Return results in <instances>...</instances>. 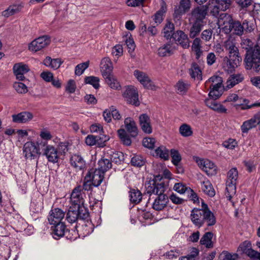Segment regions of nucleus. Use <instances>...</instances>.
Returning <instances> with one entry per match:
<instances>
[{
	"label": "nucleus",
	"instance_id": "f257e3e1",
	"mask_svg": "<svg viewBox=\"0 0 260 260\" xmlns=\"http://www.w3.org/2000/svg\"><path fill=\"white\" fill-rule=\"evenodd\" d=\"M145 188L147 193L157 196L152 205L154 210L162 211L167 207L169 199L167 195L164 193L166 187L163 182L156 183L154 180H152L145 184Z\"/></svg>",
	"mask_w": 260,
	"mask_h": 260
},
{
	"label": "nucleus",
	"instance_id": "f03ea898",
	"mask_svg": "<svg viewBox=\"0 0 260 260\" xmlns=\"http://www.w3.org/2000/svg\"><path fill=\"white\" fill-rule=\"evenodd\" d=\"M190 219L193 224L198 228H200L205 223L208 226H212L216 223V218L213 213L203 202L202 209L194 208L192 210Z\"/></svg>",
	"mask_w": 260,
	"mask_h": 260
},
{
	"label": "nucleus",
	"instance_id": "7ed1b4c3",
	"mask_svg": "<svg viewBox=\"0 0 260 260\" xmlns=\"http://www.w3.org/2000/svg\"><path fill=\"white\" fill-rule=\"evenodd\" d=\"M225 49L229 51V57H225L223 59L224 67H227L228 71H232L238 67L242 61V57L239 55V50L235 42L228 39L224 43Z\"/></svg>",
	"mask_w": 260,
	"mask_h": 260
},
{
	"label": "nucleus",
	"instance_id": "20e7f679",
	"mask_svg": "<svg viewBox=\"0 0 260 260\" xmlns=\"http://www.w3.org/2000/svg\"><path fill=\"white\" fill-rule=\"evenodd\" d=\"M244 62L245 68L247 70L253 69L255 72L260 70V46L259 45H255L252 51H247Z\"/></svg>",
	"mask_w": 260,
	"mask_h": 260
},
{
	"label": "nucleus",
	"instance_id": "39448f33",
	"mask_svg": "<svg viewBox=\"0 0 260 260\" xmlns=\"http://www.w3.org/2000/svg\"><path fill=\"white\" fill-rule=\"evenodd\" d=\"M238 177V173L236 168H232L228 172L225 196L230 201L233 196L236 194V185Z\"/></svg>",
	"mask_w": 260,
	"mask_h": 260
},
{
	"label": "nucleus",
	"instance_id": "423d86ee",
	"mask_svg": "<svg viewBox=\"0 0 260 260\" xmlns=\"http://www.w3.org/2000/svg\"><path fill=\"white\" fill-rule=\"evenodd\" d=\"M210 84L211 90L209 93L210 99H217L222 94V79L218 76H213L206 82Z\"/></svg>",
	"mask_w": 260,
	"mask_h": 260
},
{
	"label": "nucleus",
	"instance_id": "0eeeda50",
	"mask_svg": "<svg viewBox=\"0 0 260 260\" xmlns=\"http://www.w3.org/2000/svg\"><path fill=\"white\" fill-rule=\"evenodd\" d=\"M38 145L45 147L43 151V155H45L48 161L55 164L58 162L59 159V153L57 149L52 145H47L45 142H37Z\"/></svg>",
	"mask_w": 260,
	"mask_h": 260
},
{
	"label": "nucleus",
	"instance_id": "6e6552de",
	"mask_svg": "<svg viewBox=\"0 0 260 260\" xmlns=\"http://www.w3.org/2000/svg\"><path fill=\"white\" fill-rule=\"evenodd\" d=\"M238 102L236 106L239 107L242 110H247L253 107H260V102H255L253 104H249V101L246 99L239 98L237 94L232 93L227 96L224 102Z\"/></svg>",
	"mask_w": 260,
	"mask_h": 260
},
{
	"label": "nucleus",
	"instance_id": "1a4fd4ad",
	"mask_svg": "<svg viewBox=\"0 0 260 260\" xmlns=\"http://www.w3.org/2000/svg\"><path fill=\"white\" fill-rule=\"evenodd\" d=\"M207 14L206 6H198L192 10L189 14V21L204 23V20Z\"/></svg>",
	"mask_w": 260,
	"mask_h": 260
},
{
	"label": "nucleus",
	"instance_id": "9d476101",
	"mask_svg": "<svg viewBox=\"0 0 260 260\" xmlns=\"http://www.w3.org/2000/svg\"><path fill=\"white\" fill-rule=\"evenodd\" d=\"M51 40L48 36H43L33 40L28 45L30 51L36 52L46 47L50 43Z\"/></svg>",
	"mask_w": 260,
	"mask_h": 260
},
{
	"label": "nucleus",
	"instance_id": "9b49d317",
	"mask_svg": "<svg viewBox=\"0 0 260 260\" xmlns=\"http://www.w3.org/2000/svg\"><path fill=\"white\" fill-rule=\"evenodd\" d=\"M86 195L81 186H78L74 188L70 197L71 206H77L84 205Z\"/></svg>",
	"mask_w": 260,
	"mask_h": 260
},
{
	"label": "nucleus",
	"instance_id": "f8f14e48",
	"mask_svg": "<svg viewBox=\"0 0 260 260\" xmlns=\"http://www.w3.org/2000/svg\"><path fill=\"white\" fill-rule=\"evenodd\" d=\"M122 95L127 103L136 106L140 105L138 93L134 86H129L126 87Z\"/></svg>",
	"mask_w": 260,
	"mask_h": 260
},
{
	"label": "nucleus",
	"instance_id": "ddd939ff",
	"mask_svg": "<svg viewBox=\"0 0 260 260\" xmlns=\"http://www.w3.org/2000/svg\"><path fill=\"white\" fill-rule=\"evenodd\" d=\"M23 152L25 158L30 159L37 158L40 154L39 148L32 142H27L24 144Z\"/></svg>",
	"mask_w": 260,
	"mask_h": 260
},
{
	"label": "nucleus",
	"instance_id": "4468645a",
	"mask_svg": "<svg viewBox=\"0 0 260 260\" xmlns=\"http://www.w3.org/2000/svg\"><path fill=\"white\" fill-rule=\"evenodd\" d=\"M197 162L200 168L208 176H213L216 174L217 167L211 161L208 159H200Z\"/></svg>",
	"mask_w": 260,
	"mask_h": 260
},
{
	"label": "nucleus",
	"instance_id": "2eb2a0df",
	"mask_svg": "<svg viewBox=\"0 0 260 260\" xmlns=\"http://www.w3.org/2000/svg\"><path fill=\"white\" fill-rule=\"evenodd\" d=\"M134 76L145 88L150 89H154V85L146 73L136 70L134 72Z\"/></svg>",
	"mask_w": 260,
	"mask_h": 260
},
{
	"label": "nucleus",
	"instance_id": "dca6fc26",
	"mask_svg": "<svg viewBox=\"0 0 260 260\" xmlns=\"http://www.w3.org/2000/svg\"><path fill=\"white\" fill-rule=\"evenodd\" d=\"M233 20L230 15L224 13L220 15L218 20L219 27L223 29L226 34L231 32V27L232 26Z\"/></svg>",
	"mask_w": 260,
	"mask_h": 260
},
{
	"label": "nucleus",
	"instance_id": "f3484780",
	"mask_svg": "<svg viewBox=\"0 0 260 260\" xmlns=\"http://www.w3.org/2000/svg\"><path fill=\"white\" fill-rule=\"evenodd\" d=\"M65 213L59 208L52 209L48 216V220L50 224L61 223V220L64 217Z\"/></svg>",
	"mask_w": 260,
	"mask_h": 260
},
{
	"label": "nucleus",
	"instance_id": "a211bd4d",
	"mask_svg": "<svg viewBox=\"0 0 260 260\" xmlns=\"http://www.w3.org/2000/svg\"><path fill=\"white\" fill-rule=\"evenodd\" d=\"M109 140V138L105 135L102 137L88 135L85 139V143L88 146L98 145L99 147H103L105 145V142Z\"/></svg>",
	"mask_w": 260,
	"mask_h": 260
},
{
	"label": "nucleus",
	"instance_id": "6ab92c4d",
	"mask_svg": "<svg viewBox=\"0 0 260 260\" xmlns=\"http://www.w3.org/2000/svg\"><path fill=\"white\" fill-rule=\"evenodd\" d=\"M13 70L17 79L23 81L25 78L24 75L29 71V68L26 64L20 62L15 64Z\"/></svg>",
	"mask_w": 260,
	"mask_h": 260
},
{
	"label": "nucleus",
	"instance_id": "aec40b11",
	"mask_svg": "<svg viewBox=\"0 0 260 260\" xmlns=\"http://www.w3.org/2000/svg\"><path fill=\"white\" fill-rule=\"evenodd\" d=\"M101 72L103 77H107L112 73V63L109 57L103 58L101 62Z\"/></svg>",
	"mask_w": 260,
	"mask_h": 260
},
{
	"label": "nucleus",
	"instance_id": "412c9836",
	"mask_svg": "<svg viewBox=\"0 0 260 260\" xmlns=\"http://www.w3.org/2000/svg\"><path fill=\"white\" fill-rule=\"evenodd\" d=\"M139 124L142 131L147 134L152 132L150 119L146 114H142L139 116Z\"/></svg>",
	"mask_w": 260,
	"mask_h": 260
},
{
	"label": "nucleus",
	"instance_id": "4be33fe9",
	"mask_svg": "<svg viewBox=\"0 0 260 260\" xmlns=\"http://www.w3.org/2000/svg\"><path fill=\"white\" fill-rule=\"evenodd\" d=\"M104 173L97 169H92L89 171L86 176H89L90 180L95 187L99 186L104 179Z\"/></svg>",
	"mask_w": 260,
	"mask_h": 260
},
{
	"label": "nucleus",
	"instance_id": "5701e85b",
	"mask_svg": "<svg viewBox=\"0 0 260 260\" xmlns=\"http://www.w3.org/2000/svg\"><path fill=\"white\" fill-rule=\"evenodd\" d=\"M172 38L183 48H187L189 47V42L188 37L183 31L177 30L173 34Z\"/></svg>",
	"mask_w": 260,
	"mask_h": 260
},
{
	"label": "nucleus",
	"instance_id": "b1692460",
	"mask_svg": "<svg viewBox=\"0 0 260 260\" xmlns=\"http://www.w3.org/2000/svg\"><path fill=\"white\" fill-rule=\"evenodd\" d=\"M257 124L260 125V113L255 114L250 119L243 122L241 126V130L243 133H247L248 131Z\"/></svg>",
	"mask_w": 260,
	"mask_h": 260
},
{
	"label": "nucleus",
	"instance_id": "393cba45",
	"mask_svg": "<svg viewBox=\"0 0 260 260\" xmlns=\"http://www.w3.org/2000/svg\"><path fill=\"white\" fill-rule=\"evenodd\" d=\"M51 227L52 235L55 239H58L62 237L65 233L68 232V229L63 222L53 224Z\"/></svg>",
	"mask_w": 260,
	"mask_h": 260
},
{
	"label": "nucleus",
	"instance_id": "a878e982",
	"mask_svg": "<svg viewBox=\"0 0 260 260\" xmlns=\"http://www.w3.org/2000/svg\"><path fill=\"white\" fill-rule=\"evenodd\" d=\"M124 126L126 132L128 133L132 137L138 135V129L135 121L132 118L127 117L124 120Z\"/></svg>",
	"mask_w": 260,
	"mask_h": 260
},
{
	"label": "nucleus",
	"instance_id": "bb28decb",
	"mask_svg": "<svg viewBox=\"0 0 260 260\" xmlns=\"http://www.w3.org/2000/svg\"><path fill=\"white\" fill-rule=\"evenodd\" d=\"M70 164L76 170H82L85 167V161L79 154L72 155L70 157Z\"/></svg>",
	"mask_w": 260,
	"mask_h": 260
},
{
	"label": "nucleus",
	"instance_id": "cd10ccee",
	"mask_svg": "<svg viewBox=\"0 0 260 260\" xmlns=\"http://www.w3.org/2000/svg\"><path fill=\"white\" fill-rule=\"evenodd\" d=\"M216 99H208L205 101L207 106L220 113H225L227 109L221 104L215 101Z\"/></svg>",
	"mask_w": 260,
	"mask_h": 260
},
{
	"label": "nucleus",
	"instance_id": "c85d7f7f",
	"mask_svg": "<svg viewBox=\"0 0 260 260\" xmlns=\"http://www.w3.org/2000/svg\"><path fill=\"white\" fill-rule=\"evenodd\" d=\"M33 117L32 114L28 112H21L18 114L12 115L13 121L16 123H25L30 120Z\"/></svg>",
	"mask_w": 260,
	"mask_h": 260
},
{
	"label": "nucleus",
	"instance_id": "c756f323",
	"mask_svg": "<svg viewBox=\"0 0 260 260\" xmlns=\"http://www.w3.org/2000/svg\"><path fill=\"white\" fill-rule=\"evenodd\" d=\"M167 10V5L163 0L160 1V8L154 15L155 23L160 24L163 20L164 16Z\"/></svg>",
	"mask_w": 260,
	"mask_h": 260
},
{
	"label": "nucleus",
	"instance_id": "7c9ffc66",
	"mask_svg": "<svg viewBox=\"0 0 260 260\" xmlns=\"http://www.w3.org/2000/svg\"><path fill=\"white\" fill-rule=\"evenodd\" d=\"M44 64L53 69H58L63 61L60 58L52 59L49 56H47L44 60Z\"/></svg>",
	"mask_w": 260,
	"mask_h": 260
},
{
	"label": "nucleus",
	"instance_id": "2f4dec72",
	"mask_svg": "<svg viewBox=\"0 0 260 260\" xmlns=\"http://www.w3.org/2000/svg\"><path fill=\"white\" fill-rule=\"evenodd\" d=\"M219 4L217 2V0H210L207 5H206L207 8V12L210 11V13L214 16H217L219 12L221 11Z\"/></svg>",
	"mask_w": 260,
	"mask_h": 260
},
{
	"label": "nucleus",
	"instance_id": "473e14b6",
	"mask_svg": "<svg viewBox=\"0 0 260 260\" xmlns=\"http://www.w3.org/2000/svg\"><path fill=\"white\" fill-rule=\"evenodd\" d=\"M244 78L241 74H236L231 75L226 82V88L230 89L234 87L235 85L241 82Z\"/></svg>",
	"mask_w": 260,
	"mask_h": 260
},
{
	"label": "nucleus",
	"instance_id": "72a5a7b5",
	"mask_svg": "<svg viewBox=\"0 0 260 260\" xmlns=\"http://www.w3.org/2000/svg\"><path fill=\"white\" fill-rule=\"evenodd\" d=\"M23 6L21 4H16L10 6L7 9L2 12V15L5 17H9L18 13L22 8Z\"/></svg>",
	"mask_w": 260,
	"mask_h": 260
},
{
	"label": "nucleus",
	"instance_id": "f704fd0d",
	"mask_svg": "<svg viewBox=\"0 0 260 260\" xmlns=\"http://www.w3.org/2000/svg\"><path fill=\"white\" fill-rule=\"evenodd\" d=\"M189 22L192 24L189 31V37L193 39L200 34L204 25V23L197 22Z\"/></svg>",
	"mask_w": 260,
	"mask_h": 260
},
{
	"label": "nucleus",
	"instance_id": "c9c22d12",
	"mask_svg": "<svg viewBox=\"0 0 260 260\" xmlns=\"http://www.w3.org/2000/svg\"><path fill=\"white\" fill-rule=\"evenodd\" d=\"M201 188L202 191L210 197H213L215 191L211 182L207 179H205L202 182Z\"/></svg>",
	"mask_w": 260,
	"mask_h": 260
},
{
	"label": "nucleus",
	"instance_id": "e433bc0d",
	"mask_svg": "<svg viewBox=\"0 0 260 260\" xmlns=\"http://www.w3.org/2000/svg\"><path fill=\"white\" fill-rule=\"evenodd\" d=\"M131 202L138 204L142 199V194L138 189H131L129 191Z\"/></svg>",
	"mask_w": 260,
	"mask_h": 260
},
{
	"label": "nucleus",
	"instance_id": "4c0bfd02",
	"mask_svg": "<svg viewBox=\"0 0 260 260\" xmlns=\"http://www.w3.org/2000/svg\"><path fill=\"white\" fill-rule=\"evenodd\" d=\"M174 47L170 44H167L159 48L158 54L160 56H170L173 53Z\"/></svg>",
	"mask_w": 260,
	"mask_h": 260
},
{
	"label": "nucleus",
	"instance_id": "58836bf2",
	"mask_svg": "<svg viewBox=\"0 0 260 260\" xmlns=\"http://www.w3.org/2000/svg\"><path fill=\"white\" fill-rule=\"evenodd\" d=\"M78 215L75 206H71L67 214L66 219L70 223H74L79 219Z\"/></svg>",
	"mask_w": 260,
	"mask_h": 260
},
{
	"label": "nucleus",
	"instance_id": "ea45409f",
	"mask_svg": "<svg viewBox=\"0 0 260 260\" xmlns=\"http://www.w3.org/2000/svg\"><path fill=\"white\" fill-rule=\"evenodd\" d=\"M190 7V0H180L179 8L175 11V14L176 15H182L189 9Z\"/></svg>",
	"mask_w": 260,
	"mask_h": 260
},
{
	"label": "nucleus",
	"instance_id": "a19ab883",
	"mask_svg": "<svg viewBox=\"0 0 260 260\" xmlns=\"http://www.w3.org/2000/svg\"><path fill=\"white\" fill-rule=\"evenodd\" d=\"M201 40L199 38H196L192 42L191 49L196 53V58L199 59L202 54L201 50Z\"/></svg>",
	"mask_w": 260,
	"mask_h": 260
},
{
	"label": "nucleus",
	"instance_id": "79ce46f5",
	"mask_svg": "<svg viewBox=\"0 0 260 260\" xmlns=\"http://www.w3.org/2000/svg\"><path fill=\"white\" fill-rule=\"evenodd\" d=\"M99 168L97 170L104 173L111 168V161L107 158H102L98 162Z\"/></svg>",
	"mask_w": 260,
	"mask_h": 260
},
{
	"label": "nucleus",
	"instance_id": "37998d69",
	"mask_svg": "<svg viewBox=\"0 0 260 260\" xmlns=\"http://www.w3.org/2000/svg\"><path fill=\"white\" fill-rule=\"evenodd\" d=\"M212 237L213 234L211 232H207L201 239L200 243L205 245L207 248H211L213 246L212 242Z\"/></svg>",
	"mask_w": 260,
	"mask_h": 260
},
{
	"label": "nucleus",
	"instance_id": "c03bdc74",
	"mask_svg": "<svg viewBox=\"0 0 260 260\" xmlns=\"http://www.w3.org/2000/svg\"><path fill=\"white\" fill-rule=\"evenodd\" d=\"M189 74L191 77L194 79L201 80L202 79V72L199 65L196 63L192 64L189 70Z\"/></svg>",
	"mask_w": 260,
	"mask_h": 260
},
{
	"label": "nucleus",
	"instance_id": "a18cd8bd",
	"mask_svg": "<svg viewBox=\"0 0 260 260\" xmlns=\"http://www.w3.org/2000/svg\"><path fill=\"white\" fill-rule=\"evenodd\" d=\"M119 137L124 145L129 146L132 143L131 139L127 132L124 129H120L118 131Z\"/></svg>",
	"mask_w": 260,
	"mask_h": 260
},
{
	"label": "nucleus",
	"instance_id": "49530a36",
	"mask_svg": "<svg viewBox=\"0 0 260 260\" xmlns=\"http://www.w3.org/2000/svg\"><path fill=\"white\" fill-rule=\"evenodd\" d=\"M107 83L109 86L113 89L118 90L120 88L119 82L114 77L113 74H111L107 77H104Z\"/></svg>",
	"mask_w": 260,
	"mask_h": 260
},
{
	"label": "nucleus",
	"instance_id": "de8ad7c7",
	"mask_svg": "<svg viewBox=\"0 0 260 260\" xmlns=\"http://www.w3.org/2000/svg\"><path fill=\"white\" fill-rule=\"evenodd\" d=\"M174 24L170 22H168L164 28V37L167 39L172 38L173 34L175 32H174Z\"/></svg>",
	"mask_w": 260,
	"mask_h": 260
},
{
	"label": "nucleus",
	"instance_id": "09e8293b",
	"mask_svg": "<svg viewBox=\"0 0 260 260\" xmlns=\"http://www.w3.org/2000/svg\"><path fill=\"white\" fill-rule=\"evenodd\" d=\"M76 211L78 212V217L81 219H86L89 216V213L87 208L83 205L75 206Z\"/></svg>",
	"mask_w": 260,
	"mask_h": 260
},
{
	"label": "nucleus",
	"instance_id": "8fccbe9b",
	"mask_svg": "<svg viewBox=\"0 0 260 260\" xmlns=\"http://www.w3.org/2000/svg\"><path fill=\"white\" fill-rule=\"evenodd\" d=\"M189 86V84L187 81H179L176 84L178 92L180 94H184L188 89Z\"/></svg>",
	"mask_w": 260,
	"mask_h": 260
},
{
	"label": "nucleus",
	"instance_id": "3c124183",
	"mask_svg": "<svg viewBox=\"0 0 260 260\" xmlns=\"http://www.w3.org/2000/svg\"><path fill=\"white\" fill-rule=\"evenodd\" d=\"M157 156L165 160H168L169 157L168 150L164 146H160L155 150Z\"/></svg>",
	"mask_w": 260,
	"mask_h": 260
},
{
	"label": "nucleus",
	"instance_id": "603ef678",
	"mask_svg": "<svg viewBox=\"0 0 260 260\" xmlns=\"http://www.w3.org/2000/svg\"><path fill=\"white\" fill-rule=\"evenodd\" d=\"M100 79L99 78L95 76H88L85 78V82L86 84H89L95 88L98 89L100 87Z\"/></svg>",
	"mask_w": 260,
	"mask_h": 260
},
{
	"label": "nucleus",
	"instance_id": "864d4df0",
	"mask_svg": "<svg viewBox=\"0 0 260 260\" xmlns=\"http://www.w3.org/2000/svg\"><path fill=\"white\" fill-rule=\"evenodd\" d=\"M172 157V162L176 166H177L181 160V156L179 151L176 149H171L170 151Z\"/></svg>",
	"mask_w": 260,
	"mask_h": 260
},
{
	"label": "nucleus",
	"instance_id": "5fc2aeb1",
	"mask_svg": "<svg viewBox=\"0 0 260 260\" xmlns=\"http://www.w3.org/2000/svg\"><path fill=\"white\" fill-rule=\"evenodd\" d=\"M89 65V61H87L86 62L78 64L75 67V74L76 75L80 76L81 75L84 71L88 68Z\"/></svg>",
	"mask_w": 260,
	"mask_h": 260
},
{
	"label": "nucleus",
	"instance_id": "6e6d98bb",
	"mask_svg": "<svg viewBox=\"0 0 260 260\" xmlns=\"http://www.w3.org/2000/svg\"><path fill=\"white\" fill-rule=\"evenodd\" d=\"M179 132L183 137H188L192 134L191 127L187 124H183L180 126Z\"/></svg>",
	"mask_w": 260,
	"mask_h": 260
},
{
	"label": "nucleus",
	"instance_id": "4d7b16f0",
	"mask_svg": "<svg viewBox=\"0 0 260 260\" xmlns=\"http://www.w3.org/2000/svg\"><path fill=\"white\" fill-rule=\"evenodd\" d=\"M13 87L15 90L19 93H25L28 91L27 86L21 82H15L13 84Z\"/></svg>",
	"mask_w": 260,
	"mask_h": 260
},
{
	"label": "nucleus",
	"instance_id": "13d9d810",
	"mask_svg": "<svg viewBox=\"0 0 260 260\" xmlns=\"http://www.w3.org/2000/svg\"><path fill=\"white\" fill-rule=\"evenodd\" d=\"M231 32L234 31V32L238 35H241L244 31L242 27V24L239 21L233 22L232 26H231Z\"/></svg>",
	"mask_w": 260,
	"mask_h": 260
},
{
	"label": "nucleus",
	"instance_id": "bf43d9fd",
	"mask_svg": "<svg viewBox=\"0 0 260 260\" xmlns=\"http://www.w3.org/2000/svg\"><path fill=\"white\" fill-rule=\"evenodd\" d=\"M111 160L115 164H120L124 160V155L122 152H113L111 154Z\"/></svg>",
	"mask_w": 260,
	"mask_h": 260
},
{
	"label": "nucleus",
	"instance_id": "052dcab7",
	"mask_svg": "<svg viewBox=\"0 0 260 260\" xmlns=\"http://www.w3.org/2000/svg\"><path fill=\"white\" fill-rule=\"evenodd\" d=\"M144 159L142 156L136 155L131 159V164L134 166L140 167L144 165Z\"/></svg>",
	"mask_w": 260,
	"mask_h": 260
},
{
	"label": "nucleus",
	"instance_id": "680f3d73",
	"mask_svg": "<svg viewBox=\"0 0 260 260\" xmlns=\"http://www.w3.org/2000/svg\"><path fill=\"white\" fill-rule=\"evenodd\" d=\"M241 46L242 48L245 49L247 50L246 53L249 50L252 51L253 50V43L252 41L249 39H242L241 43Z\"/></svg>",
	"mask_w": 260,
	"mask_h": 260
},
{
	"label": "nucleus",
	"instance_id": "e2e57ef3",
	"mask_svg": "<svg viewBox=\"0 0 260 260\" xmlns=\"http://www.w3.org/2000/svg\"><path fill=\"white\" fill-rule=\"evenodd\" d=\"M240 10H246L252 3V0H234Z\"/></svg>",
	"mask_w": 260,
	"mask_h": 260
},
{
	"label": "nucleus",
	"instance_id": "0e129e2a",
	"mask_svg": "<svg viewBox=\"0 0 260 260\" xmlns=\"http://www.w3.org/2000/svg\"><path fill=\"white\" fill-rule=\"evenodd\" d=\"M242 27L244 30L247 32H251L254 29L253 20L245 19L242 22Z\"/></svg>",
	"mask_w": 260,
	"mask_h": 260
},
{
	"label": "nucleus",
	"instance_id": "69168bd1",
	"mask_svg": "<svg viewBox=\"0 0 260 260\" xmlns=\"http://www.w3.org/2000/svg\"><path fill=\"white\" fill-rule=\"evenodd\" d=\"M155 140L152 138H145L143 140V145L145 147L152 149L154 147Z\"/></svg>",
	"mask_w": 260,
	"mask_h": 260
},
{
	"label": "nucleus",
	"instance_id": "338daca9",
	"mask_svg": "<svg viewBox=\"0 0 260 260\" xmlns=\"http://www.w3.org/2000/svg\"><path fill=\"white\" fill-rule=\"evenodd\" d=\"M222 145L228 149H234L237 146V142L235 139H229L224 141Z\"/></svg>",
	"mask_w": 260,
	"mask_h": 260
},
{
	"label": "nucleus",
	"instance_id": "774afa93",
	"mask_svg": "<svg viewBox=\"0 0 260 260\" xmlns=\"http://www.w3.org/2000/svg\"><path fill=\"white\" fill-rule=\"evenodd\" d=\"M251 248V244L249 241H245L241 243L239 248L238 250L241 251L242 253H246V252L248 251Z\"/></svg>",
	"mask_w": 260,
	"mask_h": 260
}]
</instances>
